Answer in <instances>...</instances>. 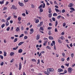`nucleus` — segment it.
<instances>
[{"instance_id":"18","label":"nucleus","mask_w":75,"mask_h":75,"mask_svg":"<svg viewBox=\"0 0 75 75\" xmlns=\"http://www.w3.org/2000/svg\"><path fill=\"white\" fill-rule=\"evenodd\" d=\"M52 17V14L51 13H50L49 15V18H51V17Z\"/></svg>"},{"instance_id":"61","label":"nucleus","mask_w":75,"mask_h":75,"mask_svg":"<svg viewBox=\"0 0 75 75\" xmlns=\"http://www.w3.org/2000/svg\"><path fill=\"white\" fill-rule=\"evenodd\" d=\"M49 26H52V23H49Z\"/></svg>"},{"instance_id":"38","label":"nucleus","mask_w":75,"mask_h":75,"mask_svg":"<svg viewBox=\"0 0 75 75\" xmlns=\"http://www.w3.org/2000/svg\"><path fill=\"white\" fill-rule=\"evenodd\" d=\"M0 58H1V59H3V56L2 55H0Z\"/></svg>"},{"instance_id":"12","label":"nucleus","mask_w":75,"mask_h":75,"mask_svg":"<svg viewBox=\"0 0 75 75\" xmlns=\"http://www.w3.org/2000/svg\"><path fill=\"white\" fill-rule=\"evenodd\" d=\"M6 26H8L9 25V23L8 22V21H7L6 22Z\"/></svg>"},{"instance_id":"58","label":"nucleus","mask_w":75,"mask_h":75,"mask_svg":"<svg viewBox=\"0 0 75 75\" xmlns=\"http://www.w3.org/2000/svg\"><path fill=\"white\" fill-rule=\"evenodd\" d=\"M65 65L67 66V67H69V64H66Z\"/></svg>"},{"instance_id":"13","label":"nucleus","mask_w":75,"mask_h":75,"mask_svg":"<svg viewBox=\"0 0 75 75\" xmlns=\"http://www.w3.org/2000/svg\"><path fill=\"white\" fill-rule=\"evenodd\" d=\"M58 41L59 43L61 44V43L62 42V41L61 40V39H58Z\"/></svg>"},{"instance_id":"3","label":"nucleus","mask_w":75,"mask_h":75,"mask_svg":"<svg viewBox=\"0 0 75 75\" xmlns=\"http://www.w3.org/2000/svg\"><path fill=\"white\" fill-rule=\"evenodd\" d=\"M72 71V68H71V67H69L68 69V72H71Z\"/></svg>"},{"instance_id":"24","label":"nucleus","mask_w":75,"mask_h":75,"mask_svg":"<svg viewBox=\"0 0 75 75\" xmlns=\"http://www.w3.org/2000/svg\"><path fill=\"white\" fill-rule=\"evenodd\" d=\"M55 10L56 11V12H59L60 11H59L58 10V9L55 8Z\"/></svg>"},{"instance_id":"26","label":"nucleus","mask_w":75,"mask_h":75,"mask_svg":"<svg viewBox=\"0 0 75 75\" xmlns=\"http://www.w3.org/2000/svg\"><path fill=\"white\" fill-rule=\"evenodd\" d=\"M53 16H57V14L56 13H54L53 14Z\"/></svg>"},{"instance_id":"32","label":"nucleus","mask_w":75,"mask_h":75,"mask_svg":"<svg viewBox=\"0 0 75 75\" xmlns=\"http://www.w3.org/2000/svg\"><path fill=\"white\" fill-rule=\"evenodd\" d=\"M70 9L71 10H73V11H75V9H74V8H70Z\"/></svg>"},{"instance_id":"20","label":"nucleus","mask_w":75,"mask_h":75,"mask_svg":"<svg viewBox=\"0 0 75 75\" xmlns=\"http://www.w3.org/2000/svg\"><path fill=\"white\" fill-rule=\"evenodd\" d=\"M17 40H18L17 38H16L14 40V42H17Z\"/></svg>"},{"instance_id":"25","label":"nucleus","mask_w":75,"mask_h":75,"mask_svg":"<svg viewBox=\"0 0 75 75\" xmlns=\"http://www.w3.org/2000/svg\"><path fill=\"white\" fill-rule=\"evenodd\" d=\"M49 38L50 40H53V38L52 36H50Z\"/></svg>"},{"instance_id":"63","label":"nucleus","mask_w":75,"mask_h":75,"mask_svg":"<svg viewBox=\"0 0 75 75\" xmlns=\"http://www.w3.org/2000/svg\"><path fill=\"white\" fill-rule=\"evenodd\" d=\"M31 7L32 8H34L35 7L34 5H31Z\"/></svg>"},{"instance_id":"54","label":"nucleus","mask_w":75,"mask_h":75,"mask_svg":"<svg viewBox=\"0 0 75 75\" xmlns=\"http://www.w3.org/2000/svg\"><path fill=\"white\" fill-rule=\"evenodd\" d=\"M62 55L63 56H65V53L64 52H63L62 53Z\"/></svg>"},{"instance_id":"42","label":"nucleus","mask_w":75,"mask_h":75,"mask_svg":"<svg viewBox=\"0 0 75 75\" xmlns=\"http://www.w3.org/2000/svg\"><path fill=\"white\" fill-rule=\"evenodd\" d=\"M62 13H65V9H63L62 11Z\"/></svg>"},{"instance_id":"29","label":"nucleus","mask_w":75,"mask_h":75,"mask_svg":"<svg viewBox=\"0 0 75 75\" xmlns=\"http://www.w3.org/2000/svg\"><path fill=\"white\" fill-rule=\"evenodd\" d=\"M4 57H6V55H7V53L6 52H4Z\"/></svg>"},{"instance_id":"37","label":"nucleus","mask_w":75,"mask_h":75,"mask_svg":"<svg viewBox=\"0 0 75 75\" xmlns=\"http://www.w3.org/2000/svg\"><path fill=\"white\" fill-rule=\"evenodd\" d=\"M10 27H8L7 28L6 30L8 31L10 30Z\"/></svg>"},{"instance_id":"49","label":"nucleus","mask_w":75,"mask_h":75,"mask_svg":"<svg viewBox=\"0 0 75 75\" xmlns=\"http://www.w3.org/2000/svg\"><path fill=\"white\" fill-rule=\"evenodd\" d=\"M24 33L25 34H28V32L27 31H25Z\"/></svg>"},{"instance_id":"5","label":"nucleus","mask_w":75,"mask_h":75,"mask_svg":"<svg viewBox=\"0 0 75 75\" xmlns=\"http://www.w3.org/2000/svg\"><path fill=\"white\" fill-rule=\"evenodd\" d=\"M9 55L11 56H14V52H11L10 54Z\"/></svg>"},{"instance_id":"8","label":"nucleus","mask_w":75,"mask_h":75,"mask_svg":"<svg viewBox=\"0 0 75 75\" xmlns=\"http://www.w3.org/2000/svg\"><path fill=\"white\" fill-rule=\"evenodd\" d=\"M39 38H40V35H38L36 36V39L37 40H39Z\"/></svg>"},{"instance_id":"40","label":"nucleus","mask_w":75,"mask_h":75,"mask_svg":"<svg viewBox=\"0 0 75 75\" xmlns=\"http://www.w3.org/2000/svg\"><path fill=\"white\" fill-rule=\"evenodd\" d=\"M1 21H2V22H6V21H5V20H4V19H2L1 20Z\"/></svg>"},{"instance_id":"11","label":"nucleus","mask_w":75,"mask_h":75,"mask_svg":"<svg viewBox=\"0 0 75 75\" xmlns=\"http://www.w3.org/2000/svg\"><path fill=\"white\" fill-rule=\"evenodd\" d=\"M11 9H12V8H13V9H16V7H15V6H14V5H13L12 6V7L11 8Z\"/></svg>"},{"instance_id":"35","label":"nucleus","mask_w":75,"mask_h":75,"mask_svg":"<svg viewBox=\"0 0 75 75\" xmlns=\"http://www.w3.org/2000/svg\"><path fill=\"white\" fill-rule=\"evenodd\" d=\"M23 36H24V34H22L20 35L19 38H21V37H23Z\"/></svg>"},{"instance_id":"41","label":"nucleus","mask_w":75,"mask_h":75,"mask_svg":"<svg viewBox=\"0 0 75 75\" xmlns=\"http://www.w3.org/2000/svg\"><path fill=\"white\" fill-rule=\"evenodd\" d=\"M60 38V39H61V40H63V38H64V37L62 36Z\"/></svg>"},{"instance_id":"50","label":"nucleus","mask_w":75,"mask_h":75,"mask_svg":"<svg viewBox=\"0 0 75 75\" xmlns=\"http://www.w3.org/2000/svg\"><path fill=\"white\" fill-rule=\"evenodd\" d=\"M71 57L72 58H73V57H74V54L72 53V54H71Z\"/></svg>"},{"instance_id":"17","label":"nucleus","mask_w":75,"mask_h":75,"mask_svg":"<svg viewBox=\"0 0 75 75\" xmlns=\"http://www.w3.org/2000/svg\"><path fill=\"white\" fill-rule=\"evenodd\" d=\"M23 52V50H22V49H21L19 50L18 52L19 53H21V52Z\"/></svg>"},{"instance_id":"45","label":"nucleus","mask_w":75,"mask_h":75,"mask_svg":"<svg viewBox=\"0 0 75 75\" xmlns=\"http://www.w3.org/2000/svg\"><path fill=\"white\" fill-rule=\"evenodd\" d=\"M43 8H45V3H43Z\"/></svg>"},{"instance_id":"4","label":"nucleus","mask_w":75,"mask_h":75,"mask_svg":"<svg viewBox=\"0 0 75 75\" xmlns=\"http://www.w3.org/2000/svg\"><path fill=\"white\" fill-rule=\"evenodd\" d=\"M30 34H33V32H34V30L33 28H31L30 29Z\"/></svg>"},{"instance_id":"39","label":"nucleus","mask_w":75,"mask_h":75,"mask_svg":"<svg viewBox=\"0 0 75 75\" xmlns=\"http://www.w3.org/2000/svg\"><path fill=\"white\" fill-rule=\"evenodd\" d=\"M61 60L62 61V62H64V61L65 60V59H64V58H62L61 59Z\"/></svg>"},{"instance_id":"16","label":"nucleus","mask_w":75,"mask_h":75,"mask_svg":"<svg viewBox=\"0 0 75 75\" xmlns=\"http://www.w3.org/2000/svg\"><path fill=\"white\" fill-rule=\"evenodd\" d=\"M49 10V13H51V8H49L48 9Z\"/></svg>"},{"instance_id":"28","label":"nucleus","mask_w":75,"mask_h":75,"mask_svg":"<svg viewBox=\"0 0 75 75\" xmlns=\"http://www.w3.org/2000/svg\"><path fill=\"white\" fill-rule=\"evenodd\" d=\"M55 23V27H57V26L58 25V21H56Z\"/></svg>"},{"instance_id":"57","label":"nucleus","mask_w":75,"mask_h":75,"mask_svg":"<svg viewBox=\"0 0 75 75\" xmlns=\"http://www.w3.org/2000/svg\"><path fill=\"white\" fill-rule=\"evenodd\" d=\"M22 15L24 17H25V14L23 13L22 14Z\"/></svg>"},{"instance_id":"7","label":"nucleus","mask_w":75,"mask_h":75,"mask_svg":"<svg viewBox=\"0 0 75 75\" xmlns=\"http://www.w3.org/2000/svg\"><path fill=\"white\" fill-rule=\"evenodd\" d=\"M58 71L59 72H62L63 71V69H59L58 70Z\"/></svg>"},{"instance_id":"59","label":"nucleus","mask_w":75,"mask_h":75,"mask_svg":"<svg viewBox=\"0 0 75 75\" xmlns=\"http://www.w3.org/2000/svg\"><path fill=\"white\" fill-rule=\"evenodd\" d=\"M11 40H13V39H14V37H11Z\"/></svg>"},{"instance_id":"55","label":"nucleus","mask_w":75,"mask_h":75,"mask_svg":"<svg viewBox=\"0 0 75 75\" xmlns=\"http://www.w3.org/2000/svg\"><path fill=\"white\" fill-rule=\"evenodd\" d=\"M52 28V27H49L48 28V30H51V29Z\"/></svg>"},{"instance_id":"1","label":"nucleus","mask_w":75,"mask_h":75,"mask_svg":"<svg viewBox=\"0 0 75 75\" xmlns=\"http://www.w3.org/2000/svg\"><path fill=\"white\" fill-rule=\"evenodd\" d=\"M50 72H51V71H50V69L49 68L47 69V71H44V73L45 74H47V75H49V74H50Z\"/></svg>"},{"instance_id":"15","label":"nucleus","mask_w":75,"mask_h":75,"mask_svg":"<svg viewBox=\"0 0 75 75\" xmlns=\"http://www.w3.org/2000/svg\"><path fill=\"white\" fill-rule=\"evenodd\" d=\"M24 43V42H20L18 44V45L19 46H20V45H21L22 44H23Z\"/></svg>"},{"instance_id":"10","label":"nucleus","mask_w":75,"mask_h":75,"mask_svg":"<svg viewBox=\"0 0 75 75\" xmlns=\"http://www.w3.org/2000/svg\"><path fill=\"white\" fill-rule=\"evenodd\" d=\"M19 4L20 6H24V4L21 2H19Z\"/></svg>"},{"instance_id":"14","label":"nucleus","mask_w":75,"mask_h":75,"mask_svg":"<svg viewBox=\"0 0 75 75\" xmlns=\"http://www.w3.org/2000/svg\"><path fill=\"white\" fill-rule=\"evenodd\" d=\"M42 6H43V5L42 4L40 5L39 7H38V8L40 9L42 8Z\"/></svg>"},{"instance_id":"34","label":"nucleus","mask_w":75,"mask_h":75,"mask_svg":"<svg viewBox=\"0 0 75 75\" xmlns=\"http://www.w3.org/2000/svg\"><path fill=\"white\" fill-rule=\"evenodd\" d=\"M67 73V70H65L64 71V73H63V74H66Z\"/></svg>"},{"instance_id":"56","label":"nucleus","mask_w":75,"mask_h":75,"mask_svg":"<svg viewBox=\"0 0 75 75\" xmlns=\"http://www.w3.org/2000/svg\"><path fill=\"white\" fill-rule=\"evenodd\" d=\"M24 38L26 40V39H27V36H25L24 37Z\"/></svg>"},{"instance_id":"62","label":"nucleus","mask_w":75,"mask_h":75,"mask_svg":"<svg viewBox=\"0 0 75 75\" xmlns=\"http://www.w3.org/2000/svg\"><path fill=\"white\" fill-rule=\"evenodd\" d=\"M40 64V60L39 59H38V62L37 63V64Z\"/></svg>"},{"instance_id":"53","label":"nucleus","mask_w":75,"mask_h":75,"mask_svg":"<svg viewBox=\"0 0 75 75\" xmlns=\"http://www.w3.org/2000/svg\"><path fill=\"white\" fill-rule=\"evenodd\" d=\"M55 7H56V8H59L58 6L57 5L55 6Z\"/></svg>"},{"instance_id":"2","label":"nucleus","mask_w":75,"mask_h":75,"mask_svg":"<svg viewBox=\"0 0 75 75\" xmlns=\"http://www.w3.org/2000/svg\"><path fill=\"white\" fill-rule=\"evenodd\" d=\"M21 68H22V64H21V63L20 62L19 63V68H18V69L19 70H21Z\"/></svg>"},{"instance_id":"47","label":"nucleus","mask_w":75,"mask_h":75,"mask_svg":"<svg viewBox=\"0 0 75 75\" xmlns=\"http://www.w3.org/2000/svg\"><path fill=\"white\" fill-rule=\"evenodd\" d=\"M47 42V41L46 42H45V43L43 44V45L44 46H45V45H46V42Z\"/></svg>"},{"instance_id":"52","label":"nucleus","mask_w":75,"mask_h":75,"mask_svg":"<svg viewBox=\"0 0 75 75\" xmlns=\"http://www.w3.org/2000/svg\"><path fill=\"white\" fill-rule=\"evenodd\" d=\"M3 65H4V62H2L1 64V66H3Z\"/></svg>"},{"instance_id":"51","label":"nucleus","mask_w":75,"mask_h":75,"mask_svg":"<svg viewBox=\"0 0 75 75\" xmlns=\"http://www.w3.org/2000/svg\"><path fill=\"white\" fill-rule=\"evenodd\" d=\"M52 43L54 44V45H55V41H52Z\"/></svg>"},{"instance_id":"36","label":"nucleus","mask_w":75,"mask_h":75,"mask_svg":"<svg viewBox=\"0 0 75 75\" xmlns=\"http://www.w3.org/2000/svg\"><path fill=\"white\" fill-rule=\"evenodd\" d=\"M31 60L33 62H36V60L35 59H31Z\"/></svg>"},{"instance_id":"46","label":"nucleus","mask_w":75,"mask_h":75,"mask_svg":"<svg viewBox=\"0 0 75 75\" xmlns=\"http://www.w3.org/2000/svg\"><path fill=\"white\" fill-rule=\"evenodd\" d=\"M40 30H41L42 31H43L44 30V29L43 28V27H41L40 28Z\"/></svg>"},{"instance_id":"9","label":"nucleus","mask_w":75,"mask_h":75,"mask_svg":"<svg viewBox=\"0 0 75 75\" xmlns=\"http://www.w3.org/2000/svg\"><path fill=\"white\" fill-rule=\"evenodd\" d=\"M73 5H74L73 4L70 3L69 5H68V6L69 7H72V6H73Z\"/></svg>"},{"instance_id":"48","label":"nucleus","mask_w":75,"mask_h":75,"mask_svg":"<svg viewBox=\"0 0 75 75\" xmlns=\"http://www.w3.org/2000/svg\"><path fill=\"white\" fill-rule=\"evenodd\" d=\"M46 48H48V49H51L50 47L48 46L46 47Z\"/></svg>"},{"instance_id":"60","label":"nucleus","mask_w":75,"mask_h":75,"mask_svg":"<svg viewBox=\"0 0 75 75\" xmlns=\"http://www.w3.org/2000/svg\"><path fill=\"white\" fill-rule=\"evenodd\" d=\"M13 28H13V27H12L11 28V31H13Z\"/></svg>"},{"instance_id":"19","label":"nucleus","mask_w":75,"mask_h":75,"mask_svg":"<svg viewBox=\"0 0 75 75\" xmlns=\"http://www.w3.org/2000/svg\"><path fill=\"white\" fill-rule=\"evenodd\" d=\"M52 21H55V18L52 17Z\"/></svg>"},{"instance_id":"23","label":"nucleus","mask_w":75,"mask_h":75,"mask_svg":"<svg viewBox=\"0 0 75 75\" xmlns=\"http://www.w3.org/2000/svg\"><path fill=\"white\" fill-rule=\"evenodd\" d=\"M21 20V17H19L18 18V21H20Z\"/></svg>"},{"instance_id":"22","label":"nucleus","mask_w":75,"mask_h":75,"mask_svg":"<svg viewBox=\"0 0 75 75\" xmlns=\"http://www.w3.org/2000/svg\"><path fill=\"white\" fill-rule=\"evenodd\" d=\"M19 30H20L19 28H18V27H17L16 29V31L17 32H18V31H19Z\"/></svg>"},{"instance_id":"6","label":"nucleus","mask_w":75,"mask_h":75,"mask_svg":"<svg viewBox=\"0 0 75 75\" xmlns=\"http://www.w3.org/2000/svg\"><path fill=\"white\" fill-rule=\"evenodd\" d=\"M43 23L42 22H41L40 23L39 25H38V27H41L42 25V23Z\"/></svg>"},{"instance_id":"21","label":"nucleus","mask_w":75,"mask_h":75,"mask_svg":"<svg viewBox=\"0 0 75 75\" xmlns=\"http://www.w3.org/2000/svg\"><path fill=\"white\" fill-rule=\"evenodd\" d=\"M18 46H17L16 47H14L13 48V50H16L17 49V48H18Z\"/></svg>"},{"instance_id":"30","label":"nucleus","mask_w":75,"mask_h":75,"mask_svg":"<svg viewBox=\"0 0 75 75\" xmlns=\"http://www.w3.org/2000/svg\"><path fill=\"white\" fill-rule=\"evenodd\" d=\"M39 23V20L38 19H37L35 21V23Z\"/></svg>"},{"instance_id":"31","label":"nucleus","mask_w":75,"mask_h":75,"mask_svg":"<svg viewBox=\"0 0 75 75\" xmlns=\"http://www.w3.org/2000/svg\"><path fill=\"white\" fill-rule=\"evenodd\" d=\"M4 0H3V1H0V4H3V3H4Z\"/></svg>"},{"instance_id":"64","label":"nucleus","mask_w":75,"mask_h":75,"mask_svg":"<svg viewBox=\"0 0 75 75\" xmlns=\"http://www.w3.org/2000/svg\"><path fill=\"white\" fill-rule=\"evenodd\" d=\"M9 75H12V72H10Z\"/></svg>"},{"instance_id":"33","label":"nucleus","mask_w":75,"mask_h":75,"mask_svg":"<svg viewBox=\"0 0 75 75\" xmlns=\"http://www.w3.org/2000/svg\"><path fill=\"white\" fill-rule=\"evenodd\" d=\"M50 72H52V71H54V69L52 68H50Z\"/></svg>"},{"instance_id":"27","label":"nucleus","mask_w":75,"mask_h":75,"mask_svg":"<svg viewBox=\"0 0 75 75\" xmlns=\"http://www.w3.org/2000/svg\"><path fill=\"white\" fill-rule=\"evenodd\" d=\"M5 26V24H3L1 25V27L2 28H3Z\"/></svg>"},{"instance_id":"43","label":"nucleus","mask_w":75,"mask_h":75,"mask_svg":"<svg viewBox=\"0 0 75 75\" xmlns=\"http://www.w3.org/2000/svg\"><path fill=\"white\" fill-rule=\"evenodd\" d=\"M40 11L41 12H43V9H42V8L40 9Z\"/></svg>"},{"instance_id":"44","label":"nucleus","mask_w":75,"mask_h":75,"mask_svg":"<svg viewBox=\"0 0 75 75\" xmlns=\"http://www.w3.org/2000/svg\"><path fill=\"white\" fill-rule=\"evenodd\" d=\"M61 16L60 15L59 16H57V19H59V18H60L61 17Z\"/></svg>"}]
</instances>
